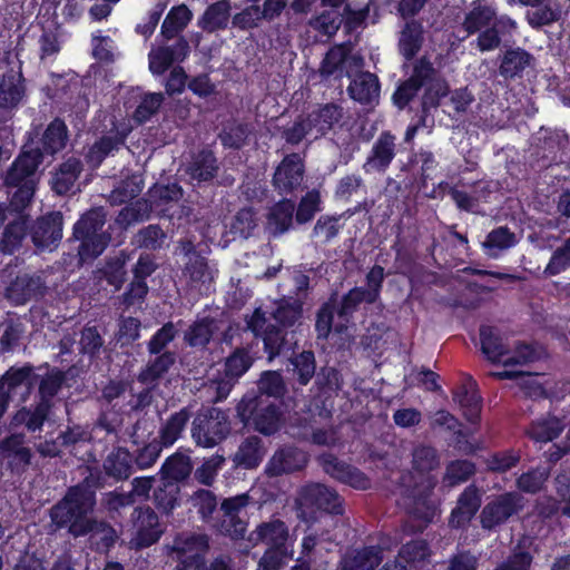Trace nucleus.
I'll list each match as a JSON object with an SVG mask.
<instances>
[{
    "label": "nucleus",
    "instance_id": "f257e3e1",
    "mask_svg": "<svg viewBox=\"0 0 570 570\" xmlns=\"http://www.w3.org/2000/svg\"><path fill=\"white\" fill-rule=\"evenodd\" d=\"M102 487L100 472H90L80 483L70 487L63 498L49 510L50 533L66 529L73 538L89 534L106 549L114 546L118 538L114 527L105 520L89 517L97 504L96 491Z\"/></svg>",
    "mask_w": 570,
    "mask_h": 570
},
{
    "label": "nucleus",
    "instance_id": "f03ea898",
    "mask_svg": "<svg viewBox=\"0 0 570 570\" xmlns=\"http://www.w3.org/2000/svg\"><path fill=\"white\" fill-rule=\"evenodd\" d=\"M370 304L365 294L354 286L347 293L337 298L332 294L316 313L315 330L318 340H325L323 348L327 354L345 352L350 348L353 336L350 326L353 324L354 314L361 305Z\"/></svg>",
    "mask_w": 570,
    "mask_h": 570
},
{
    "label": "nucleus",
    "instance_id": "7ed1b4c3",
    "mask_svg": "<svg viewBox=\"0 0 570 570\" xmlns=\"http://www.w3.org/2000/svg\"><path fill=\"white\" fill-rule=\"evenodd\" d=\"M294 508L297 519L307 524V530L315 521L316 511L332 514H342L344 511L343 500L337 491L320 482L301 485L295 494Z\"/></svg>",
    "mask_w": 570,
    "mask_h": 570
},
{
    "label": "nucleus",
    "instance_id": "20e7f679",
    "mask_svg": "<svg viewBox=\"0 0 570 570\" xmlns=\"http://www.w3.org/2000/svg\"><path fill=\"white\" fill-rule=\"evenodd\" d=\"M22 263L23 259L14 256L0 272L1 282L6 284L4 297L14 306L39 299L47 293V284L41 275L18 271Z\"/></svg>",
    "mask_w": 570,
    "mask_h": 570
},
{
    "label": "nucleus",
    "instance_id": "39448f33",
    "mask_svg": "<svg viewBox=\"0 0 570 570\" xmlns=\"http://www.w3.org/2000/svg\"><path fill=\"white\" fill-rule=\"evenodd\" d=\"M236 412L240 422L263 435H273L281 429L283 413L279 406L262 395H244Z\"/></svg>",
    "mask_w": 570,
    "mask_h": 570
},
{
    "label": "nucleus",
    "instance_id": "423d86ee",
    "mask_svg": "<svg viewBox=\"0 0 570 570\" xmlns=\"http://www.w3.org/2000/svg\"><path fill=\"white\" fill-rule=\"evenodd\" d=\"M230 432L228 415L217 407L200 410L191 423V438L198 446L214 448Z\"/></svg>",
    "mask_w": 570,
    "mask_h": 570
},
{
    "label": "nucleus",
    "instance_id": "0eeeda50",
    "mask_svg": "<svg viewBox=\"0 0 570 570\" xmlns=\"http://www.w3.org/2000/svg\"><path fill=\"white\" fill-rule=\"evenodd\" d=\"M167 549L177 564L203 563L210 549V537L206 533L180 532L167 544Z\"/></svg>",
    "mask_w": 570,
    "mask_h": 570
},
{
    "label": "nucleus",
    "instance_id": "6e6552de",
    "mask_svg": "<svg viewBox=\"0 0 570 570\" xmlns=\"http://www.w3.org/2000/svg\"><path fill=\"white\" fill-rule=\"evenodd\" d=\"M254 503V499L248 493L224 499L220 503L223 519L215 527L222 534L233 540L243 539L247 530V522L240 518V513Z\"/></svg>",
    "mask_w": 570,
    "mask_h": 570
},
{
    "label": "nucleus",
    "instance_id": "1a4fd4ad",
    "mask_svg": "<svg viewBox=\"0 0 570 570\" xmlns=\"http://www.w3.org/2000/svg\"><path fill=\"white\" fill-rule=\"evenodd\" d=\"M63 216L52 210L29 222V236L33 246L39 250L56 249L62 238Z\"/></svg>",
    "mask_w": 570,
    "mask_h": 570
},
{
    "label": "nucleus",
    "instance_id": "9d476101",
    "mask_svg": "<svg viewBox=\"0 0 570 570\" xmlns=\"http://www.w3.org/2000/svg\"><path fill=\"white\" fill-rule=\"evenodd\" d=\"M523 507L524 499L518 492L498 495L483 507L480 514L481 525L485 530H493L518 514Z\"/></svg>",
    "mask_w": 570,
    "mask_h": 570
},
{
    "label": "nucleus",
    "instance_id": "9b49d317",
    "mask_svg": "<svg viewBox=\"0 0 570 570\" xmlns=\"http://www.w3.org/2000/svg\"><path fill=\"white\" fill-rule=\"evenodd\" d=\"M308 462L309 455L306 451L295 445L285 444L272 454L265 465V474L268 478L294 474L303 471Z\"/></svg>",
    "mask_w": 570,
    "mask_h": 570
},
{
    "label": "nucleus",
    "instance_id": "f8f14e48",
    "mask_svg": "<svg viewBox=\"0 0 570 570\" xmlns=\"http://www.w3.org/2000/svg\"><path fill=\"white\" fill-rule=\"evenodd\" d=\"M426 485L424 490H420L417 487L413 489H405L403 492L404 505L407 509L409 514L419 524L415 525V530L422 531L436 514V507L430 499V494L435 485V482L431 478H426Z\"/></svg>",
    "mask_w": 570,
    "mask_h": 570
},
{
    "label": "nucleus",
    "instance_id": "ddd939ff",
    "mask_svg": "<svg viewBox=\"0 0 570 570\" xmlns=\"http://www.w3.org/2000/svg\"><path fill=\"white\" fill-rule=\"evenodd\" d=\"M43 160L39 146H33L32 141L27 142L7 170L6 185L37 181L36 174Z\"/></svg>",
    "mask_w": 570,
    "mask_h": 570
},
{
    "label": "nucleus",
    "instance_id": "4468645a",
    "mask_svg": "<svg viewBox=\"0 0 570 570\" xmlns=\"http://www.w3.org/2000/svg\"><path fill=\"white\" fill-rule=\"evenodd\" d=\"M305 173L299 154L285 155L273 174L272 184L279 195L294 193L302 184Z\"/></svg>",
    "mask_w": 570,
    "mask_h": 570
},
{
    "label": "nucleus",
    "instance_id": "2eb2a0df",
    "mask_svg": "<svg viewBox=\"0 0 570 570\" xmlns=\"http://www.w3.org/2000/svg\"><path fill=\"white\" fill-rule=\"evenodd\" d=\"M323 471L331 478L345 483L356 490H366L371 487V480L357 468L338 460L331 453H323L317 458Z\"/></svg>",
    "mask_w": 570,
    "mask_h": 570
},
{
    "label": "nucleus",
    "instance_id": "dca6fc26",
    "mask_svg": "<svg viewBox=\"0 0 570 570\" xmlns=\"http://www.w3.org/2000/svg\"><path fill=\"white\" fill-rule=\"evenodd\" d=\"M396 156V137L383 130L372 145L362 166L366 174H384Z\"/></svg>",
    "mask_w": 570,
    "mask_h": 570
},
{
    "label": "nucleus",
    "instance_id": "f3484780",
    "mask_svg": "<svg viewBox=\"0 0 570 570\" xmlns=\"http://www.w3.org/2000/svg\"><path fill=\"white\" fill-rule=\"evenodd\" d=\"M0 453L8 468L17 474L24 473L32 463L33 452L26 443L24 433H12L0 442Z\"/></svg>",
    "mask_w": 570,
    "mask_h": 570
},
{
    "label": "nucleus",
    "instance_id": "a211bd4d",
    "mask_svg": "<svg viewBox=\"0 0 570 570\" xmlns=\"http://www.w3.org/2000/svg\"><path fill=\"white\" fill-rule=\"evenodd\" d=\"M134 527L136 529L135 542L138 547L146 548L161 535L158 515L150 507L136 508L132 512Z\"/></svg>",
    "mask_w": 570,
    "mask_h": 570
},
{
    "label": "nucleus",
    "instance_id": "6ab92c4d",
    "mask_svg": "<svg viewBox=\"0 0 570 570\" xmlns=\"http://www.w3.org/2000/svg\"><path fill=\"white\" fill-rule=\"evenodd\" d=\"M453 401L461 406L469 422L475 423L479 420L482 399L472 376L468 374L462 376L459 386L453 391Z\"/></svg>",
    "mask_w": 570,
    "mask_h": 570
},
{
    "label": "nucleus",
    "instance_id": "aec40b11",
    "mask_svg": "<svg viewBox=\"0 0 570 570\" xmlns=\"http://www.w3.org/2000/svg\"><path fill=\"white\" fill-rule=\"evenodd\" d=\"M288 539L289 529L281 519H271L259 523L248 537V541L254 546L265 543L269 546V548L279 549H287L286 543Z\"/></svg>",
    "mask_w": 570,
    "mask_h": 570
},
{
    "label": "nucleus",
    "instance_id": "412c9836",
    "mask_svg": "<svg viewBox=\"0 0 570 570\" xmlns=\"http://www.w3.org/2000/svg\"><path fill=\"white\" fill-rule=\"evenodd\" d=\"M481 507V495L473 484L466 487L456 501V507L449 518V525L452 529L465 528Z\"/></svg>",
    "mask_w": 570,
    "mask_h": 570
},
{
    "label": "nucleus",
    "instance_id": "4be33fe9",
    "mask_svg": "<svg viewBox=\"0 0 570 570\" xmlns=\"http://www.w3.org/2000/svg\"><path fill=\"white\" fill-rule=\"evenodd\" d=\"M69 141V129L65 120L56 117L45 128L38 144L42 156L55 157L66 149Z\"/></svg>",
    "mask_w": 570,
    "mask_h": 570
},
{
    "label": "nucleus",
    "instance_id": "5701e85b",
    "mask_svg": "<svg viewBox=\"0 0 570 570\" xmlns=\"http://www.w3.org/2000/svg\"><path fill=\"white\" fill-rule=\"evenodd\" d=\"M252 366V358H225L222 368L218 370V377L215 379L216 401L228 396L238 379Z\"/></svg>",
    "mask_w": 570,
    "mask_h": 570
},
{
    "label": "nucleus",
    "instance_id": "b1692460",
    "mask_svg": "<svg viewBox=\"0 0 570 570\" xmlns=\"http://www.w3.org/2000/svg\"><path fill=\"white\" fill-rule=\"evenodd\" d=\"M30 215L14 216L4 225L0 236V253L12 256L29 236Z\"/></svg>",
    "mask_w": 570,
    "mask_h": 570
},
{
    "label": "nucleus",
    "instance_id": "393cba45",
    "mask_svg": "<svg viewBox=\"0 0 570 570\" xmlns=\"http://www.w3.org/2000/svg\"><path fill=\"white\" fill-rule=\"evenodd\" d=\"M350 97L361 105H373L379 101L381 83L379 77L370 71H361L348 85Z\"/></svg>",
    "mask_w": 570,
    "mask_h": 570
},
{
    "label": "nucleus",
    "instance_id": "a878e982",
    "mask_svg": "<svg viewBox=\"0 0 570 570\" xmlns=\"http://www.w3.org/2000/svg\"><path fill=\"white\" fill-rule=\"evenodd\" d=\"M82 170L83 164L79 158L75 156L67 158L52 174L50 180L52 191L60 196L70 193Z\"/></svg>",
    "mask_w": 570,
    "mask_h": 570
},
{
    "label": "nucleus",
    "instance_id": "bb28decb",
    "mask_svg": "<svg viewBox=\"0 0 570 570\" xmlns=\"http://www.w3.org/2000/svg\"><path fill=\"white\" fill-rule=\"evenodd\" d=\"M265 453L263 440L257 435H249L240 442L232 460L235 466L250 470L261 464Z\"/></svg>",
    "mask_w": 570,
    "mask_h": 570
},
{
    "label": "nucleus",
    "instance_id": "cd10ccee",
    "mask_svg": "<svg viewBox=\"0 0 570 570\" xmlns=\"http://www.w3.org/2000/svg\"><path fill=\"white\" fill-rule=\"evenodd\" d=\"M51 412V405L37 402L35 405L23 406L18 410L11 420L12 426H24L28 432H40Z\"/></svg>",
    "mask_w": 570,
    "mask_h": 570
},
{
    "label": "nucleus",
    "instance_id": "c85d7f7f",
    "mask_svg": "<svg viewBox=\"0 0 570 570\" xmlns=\"http://www.w3.org/2000/svg\"><path fill=\"white\" fill-rule=\"evenodd\" d=\"M24 95L23 77L12 68L0 76V108H14Z\"/></svg>",
    "mask_w": 570,
    "mask_h": 570
},
{
    "label": "nucleus",
    "instance_id": "c756f323",
    "mask_svg": "<svg viewBox=\"0 0 570 570\" xmlns=\"http://www.w3.org/2000/svg\"><path fill=\"white\" fill-rule=\"evenodd\" d=\"M218 161L215 154L208 149L199 150L189 163L187 174L198 185L212 181L218 174Z\"/></svg>",
    "mask_w": 570,
    "mask_h": 570
},
{
    "label": "nucleus",
    "instance_id": "7c9ffc66",
    "mask_svg": "<svg viewBox=\"0 0 570 570\" xmlns=\"http://www.w3.org/2000/svg\"><path fill=\"white\" fill-rule=\"evenodd\" d=\"M230 3L219 0L210 3L199 17L197 26L207 33L225 30L230 18Z\"/></svg>",
    "mask_w": 570,
    "mask_h": 570
},
{
    "label": "nucleus",
    "instance_id": "2f4dec72",
    "mask_svg": "<svg viewBox=\"0 0 570 570\" xmlns=\"http://www.w3.org/2000/svg\"><path fill=\"white\" fill-rule=\"evenodd\" d=\"M423 26L417 20H409L405 22L400 32L397 48L400 55L406 60H412L421 50L424 41Z\"/></svg>",
    "mask_w": 570,
    "mask_h": 570
},
{
    "label": "nucleus",
    "instance_id": "473e14b6",
    "mask_svg": "<svg viewBox=\"0 0 570 570\" xmlns=\"http://www.w3.org/2000/svg\"><path fill=\"white\" fill-rule=\"evenodd\" d=\"M295 204L288 198L275 203L267 214V228L276 237L288 232L293 224Z\"/></svg>",
    "mask_w": 570,
    "mask_h": 570
},
{
    "label": "nucleus",
    "instance_id": "72a5a7b5",
    "mask_svg": "<svg viewBox=\"0 0 570 570\" xmlns=\"http://www.w3.org/2000/svg\"><path fill=\"white\" fill-rule=\"evenodd\" d=\"M343 117V108L334 102L320 105L307 115L312 129H315L320 136L331 131Z\"/></svg>",
    "mask_w": 570,
    "mask_h": 570
},
{
    "label": "nucleus",
    "instance_id": "f704fd0d",
    "mask_svg": "<svg viewBox=\"0 0 570 570\" xmlns=\"http://www.w3.org/2000/svg\"><path fill=\"white\" fill-rule=\"evenodd\" d=\"M532 55L522 48H511L504 51L499 65V73L505 80L521 78L530 66Z\"/></svg>",
    "mask_w": 570,
    "mask_h": 570
},
{
    "label": "nucleus",
    "instance_id": "c9c22d12",
    "mask_svg": "<svg viewBox=\"0 0 570 570\" xmlns=\"http://www.w3.org/2000/svg\"><path fill=\"white\" fill-rule=\"evenodd\" d=\"M32 384L31 367L11 368L0 380V419L6 413L11 400V392L19 385Z\"/></svg>",
    "mask_w": 570,
    "mask_h": 570
},
{
    "label": "nucleus",
    "instance_id": "e433bc0d",
    "mask_svg": "<svg viewBox=\"0 0 570 570\" xmlns=\"http://www.w3.org/2000/svg\"><path fill=\"white\" fill-rule=\"evenodd\" d=\"M382 561V550L372 546L348 551L342 559L343 570H373Z\"/></svg>",
    "mask_w": 570,
    "mask_h": 570
},
{
    "label": "nucleus",
    "instance_id": "4c0bfd02",
    "mask_svg": "<svg viewBox=\"0 0 570 570\" xmlns=\"http://www.w3.org/2000/svg\"><path fill=\"white\" fill-rule=\"evenodd\" d=\"M102 468L108 476L127 480L132 474V456L127 449L118 446L105 459Z\"/></svg>",
    "mask_w": 570,
    "mask_h": 570
},
{
    "label": "nucleus",
    "instance_id": "58836bf2",
    "mask_svg": "<svg viewBox=\"0 0 570 570\" xmlns=\"http://www.w3.org/2000/svg\"><path fill=\"white\" fill-rule=\"evenodd\" d=\"M217 323L214 318L205 316L196 320L184 334L185 343L193 348H204L213 338Z\"/></svg>",
    "mask_w": 570,
    "mask_h": 570
},
{
    "label": "nucleus",
    "instance_id": "ea45409f",
    "mask_svg": "<svg viewBox=\"0 0 570 570\" xmlns=\"http://www.w3.org/2000/svg\"><path fill=\"white\" fill-rule=\"evenodd\" d=\"M191 19L193 12L186 4L171 7L161 24V36L166 40L174 39L188 26Z\"/></svg>",
    "mask_w": 570,
    "mask_h": 570
},
{
    "label": "nucleus",
    "instance_id": "a19ab883",
    "mask_svg": "<svg viewBox=\"0 0 570 570\" xmlns=\"http://www.w3.org/2000/svg\"><path fill=\"white\" fill-rule=\"evenodd\" d=\"M127 135L116 130L112 135H104L89 148L88 158L90 161L100 165L112 151H117L126 142Z\"/></svg>",
    "mask_w": 570,
    "mask_h": 570
},
{
    "label": "nucleus",
    "instance_id": "79ce46f5",
    "mask_svg": "<svg viewBox=\"0 0 570 570\" xmlns=\"http://www.w3.org/2000/svg\"><path fill=\"white\" fill-rule=\"evenodd\" d=\"M189 419L190 412L186 407L171 414L159 431V443L164 446L173 445L180 438Z\"/></svg>",
    "mask_w": 570,
    "mask_h": 570
},
{
    "label": "nucleus",
    "instance_id": "37998d69",
    "mask_svg": "<svg viewBox=\"0 0 570 570\" xmlns=\"http://www.w3.org/2000/svg\"><path fill=\"white\" fill-rule=\"evenodd\" d=\"M8 187H16L12 193L9 204L6 206L9 213L14 216L30 215L26 209L30 206L36 193L37 181H27L19 185H7Z\"/></svg>",
    "mask_w": 570,
    "mask_h": 570
},
{
    "label": "nucleus",
    "instance_id": "c03bdc74",
    "mask_svg": "<svg viewBox=\"0 0 570 570\" xmlns=\"http://www.w3.org/2000/svg\"><path fill=\"white\" fill-rule=\"evenodd\" d=\"M191 471L193 463L189 455L179 451L170 455L161 468L164 479L176 483L187 479Z\"/></svg>",
    "mask_w": 570,
    "mask_h": 570
},
{
    "label": "nucleus",
    "instance_id": "a18cd8bd",
    "mask_svg": "<svg viewBox=\"0 0 570 570\" xmlns=\"http://www.w3.org/2000/svg\"><path fill=\"white\" fill-rule=\"evenodd\" d=\"M23 333L20 322L8 320L0 323V354L14 353L21 345Z\"/></svg>",
    "mask_w": 570,
    "mask_h": 570
},
{
    "label": "nucleus",
    "instance_id": "49530a36",
    "mask_svg": "<svg viewBox=\"0 0 570 570\" xmlns=\"http://www.w3.org/2000/svg\"><path fill=\"white\" fill-rule=\"evenodd\" d=\"M564 424L557 416H548L533 422L528 431L529 435L538 442L552 441L563 431Z\"/></svg>",
    "mask_w": 570,
    "mask_h": 570
},
{
    "label": "nucleus",
    "instance_id": "de8ad7c7",
    "mask_svg": "<svg viewBox=\"0 0 570 570\" xmlns=\"http://www.w3.org/2000/svg\"><path fill=\"white\" fill-rule=\"evenodd\" d=\"M249 135V129L243 122H228L218 134V138L224 148L239 150L246 145Z\"/></svg>",
    "mask_w": 570,
    "mask_h": 570
},
{
    "label": "nucleus",
    "instance_id": "09e8293b",
    "mask_svg": "<svg viewBox=\"0 0 570 570\" xmlns=\"http://www.w3.org/2000/svg\"><path fill=\"white\" fill-rule=\"evenodd\" d=\"M184 190L178 183L154 184L148 190L151 207L158 208L169 203L178 202Z\"/></svg>",
    "mask_w": 570,
    "mask_h": 570
},
{
    "label": "nucleus",
    "instance_id": "8fccbe9b",
    "mask_svg": "<svg viewBox=\"0 0 570 570\" xmlns=\"http://www.w3.org/2000/svg\"><path fill=\"white\" fill-rule=\"evenodd\" d=\"M106 223L105 214L101 209H90L85 213L73 225V237H86L91 235H100Z\"/></svg>",
    "mask_w": 570,
    "mask_h": 570
},
{
    "label": "nucleus",
    "instance_id": "3c124183",
    "mask_svg": "<svg viewBox=\"0 0 570 570\" xmlns=\"http://www.w3.org/2000/svg\"><path fill=\"white\" fill-rule=\"evenodd\" d=\"M258 393L249 395H262L263 397L281 399L286 394V384L282 375L276 371H265L261 374L257 383Z\"/></svg>",
    "mask_w": 570,
    "mask_h": 570
},
{
    "label": "nucleus",
    "instance_id": "603ef678",
    "mask_svg": "<svg viewBox=\"0 0 570 570\" xmlns=\"http://www.w3.org/2000/svg\"><path fill=\"white\" fill-rule=\"evenodd\" d=\"M479 333L481 351L485 356H505V354H508L497 327L491 325H481Z\"/></svg>",
    "mask_w": 570,
    "mask_h": 570
},
{
    "label": "nucleus",
    "instance_id": "864d4df0",
    "mask_svg": "<svg viewBox=\"0 0 570 570\" xmlns=\"http://www.w3.org/2000/svg\"><path fill=\"white\" fill-rule=\"evenodd\" d=\"M494 18L495 11L491 7H474L465 14L463 28L469 35H473L489 27Z\"/></svg>",
    "mask_w": 570,
    "mask_h": 570
},
{
    "label": "nucleus",
    "instance_id": "5fc2aeb1",
    "mask_svg": "<svg viewBox=\"0 0 570 570\" xmlns=\"http://www.w3.org/2000/svg\"><path fill=\"white\" fill-rule=\"evenodd\" d=\"M80 240L78 248V256L81 263L90 262L97 258L106 249L109 236L106 235H91L77 238Z\"/></svg>",
    "mask_w": 570,
    "mask_h": 570
},
{
    "label": "nucleus",
    "instance_id": "6e6d98bb",
    "mask_svg": "<svg viewBox=\"0 0 570 570\" xmlns=\"http://www.w3.org/2000/svg\"><path fill=\"white\" fill-rule=\"evenodd\" d=\"M321 195L316 189L307 191L298 202L295 213V220L303 225L311 222L316 213L321 212Z\"/></svg>",
    "mask_w": 570,
    "mask_h": 570
},
{
    "label": "nucleus",
    "instance_id": "4d7b16f0",
    "mask_svg": "<svg viewBox=\"0 0 570 570\" xmlns=\"http://www.w3.org/2000/svg\"><path fill=\"white\" fill-rule=\"evenodd\" d=\"M179 485L163 479L161 484L154 491V501L158 509L169 513L178 503Z\"/></svg>",
    "mask_w": 570,
    "mask_h": 570
},
{
    "label": "nucleus",
    "instance_id": "13d9d810",
    "mask_svg": "<svg viewBox=\"0 0 570 570\" xmlns=\"http://www.w3.org/2000/svg\"><path fill=\"white\" fill-rule=\"evenodd\" d=\"M413 469L421 473H428L440 465L438 451L429 445H417L412 453Z\"/></svg>",
    "mask_w": 570,
    "mask_h": 570
},
{
    "label": "nucleus",
    "instance_id": "bf43d9fd",
    "mask_svg": "<svg viewBox=\"0 0 570 570\" xmlns=\"http://www.w3.org/2000/svg\"><path fill=\"white\" fill-rule=\"evenodd\" d=\"M475 473V465L468 460L452 461L446 465L443 482L449 487L468 481Z\"/></svg>",
    "mask_w": 570,
    "mask_h": 570
},
{
    "label": "nucleus",
    "instance_id": "052dcab7",
    "mask_svg": "<svg viewBox=\"0 0 570 570\" xmlns=\"http://www.w3.org/2000/svg\"><path fill=\"white\" fill-rule=\"evenodd\" d=\"M66 375L60 371H53L45 375L39 383V402H45L51 407L53 406L52 399L58 394L62 384L65 383Z\"/></svg>",
    "mask_w": 570,
    "mask_h": 570
},
{
    "label": "nucleus",
    "instance_id": "680f3d73",
    "mask_svg": "<svg viewBox=\"0 0 570 570\" xmlns=\"http://www.w3.org/2000/svg\"><path fill=\"white\" fill-rule=\"evenodd\" d=\"M384 276V268L375 264L365 275V286H357L370 299V304H375L380 299Z\"/></svg>",
    "mask_w": 570,
    "mask_h": 570
},
{
    "label": "nucleus",
    "instance_id": "e2e57ef3",
    "mask_svg": "<svg viewBox=\"0 0 570 570\" xmlns=\"http://www.w3.org/2000/svg\"><path fill=\"white\" fill-rule=\"evenodd\" d=\"M121 425V420L116 413H102L94 428L95 438L105 435L111 444L119 441L118 432Z\"/></svg>",
    "mask_w": 570,
    "mask_h": 570
},
{
    "label": "nucleus",
    "instance_id": "0e129e2a",
    "mask_svg": "<svg viewBox=\"0 0 570 570\" xmlns=\"http://www.w3.org/2000/svg\"><path fill=\"white\" fill-rule=\"evenodd\" d=\"M190 501L203 521L208 522L213 519V513L217 509V498L212 491L205 489L197 490L190 497Z\"/></svg>",
    "mask_w": 570,
    "mask_h": 570
},
{
    "label": "nucleus",
    "instance_id": "69168bd1",
    "mask_svg": "<svg viewBox=\"0 0 570 570\" xmlns=\"http://www.w3.org/2000/svg\"><path fill=\"white\" fill-rule=\"evenodd\" d=\"M429 556L430 550L426 541L414 540L404 544L395 559H400L406 566L423 562Z\"/></svg>",
    "mask_w": 570,
    "mask_h": 570
},
{
    "label": "nucleus",
    "instance_id": "338daca9",
    "mask_svg": "<svg viewBox=\"0 0 570 570\" xmlns=\"http://www.w3.org/2000/svg\"><path fill=\"white\" fill-rule=\"evenodd\" d=\"M342 24L341 13L335 9L324 10L311 20V26L324 36L336 35Z\"/></svg>",
    "mask_w": 570,
    "mask_h": 570
},
{
    "label": "nucleus",
    "instance_id": "774afa93",
    "mask_svg": "<svg viewBox=\"0 0 570 570\" xmlns=\"http://www.w3.org/2000/svg\"><path fill=\"white\" fill-rule=\"evenodd\" d=\"M302 315V305L297 301L282 299L273 312L274 320L283 327L293 326Z\"/></svg>",
    "mask_w": 570,
    "mask_h": 570
}]
</instances>
